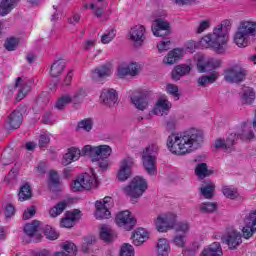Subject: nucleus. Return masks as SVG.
<instances>
[{"label": "nucleus", "instance_id": "obj_1", "mask_svg": "<svg viewBox=\"0 0 256 256\" xmlns=\"http://www.w3.org/2000/svg\"><path fill=\"white\" fill-rule=\"evenodd\" d=\"M203 132L197 129L173 133L168 136L167 147L173 155H189L201 147L203 143Z\"/></svg>", "mask_w": 256, "mask_h": 256}, {"label": "nucleus", "instance_id": "obj_2", "mask_svg": "<svg viewBox=\"0 0 256 256\" xmlns=\"http://www.w3.org/2000/svg\"><path fill=\"white\" fill-rule=\"evenodd\" d=\"M229 29H231V21L224 20L213 29L212 33L207 34L200 40V45L205 49H213L218 54L225 53L227 43H229Z\"/></svg>", "mask_w": 256, "mask_h": 256}, {"label": "nucleus", "instance_id": "obj_3", "mask_svg": "<svg viewBox=\"0 0 256 256\" xmlns=\"http://www.w3.org/2000/svg\"><path fill=\"white\" fill-rule=\"evenodd\" d=\"M251 37L256 39V21L242 20L234 34V43L237 47H249Z\"/></svg>", "mask_w": 256, "mask_h": 256}, {"label": "nucleus", "instance_id": "obj_4", "mask_svg": "<svg viewBox=\"0 0 256 256\" xmlns=\"http://www.w3.org/2000/svg\"><path fill=\"white\" fill-rule=\"evenodd\" d=\"M157 151H159V146L151 144L142 152L143 167L148 175L157 173Z\"/></svg>", "mask_w": 256, "mask_h": 256}, {"label": "nucleus", "instance_id": "obj_5", "mask_svg": "<svg viewBox=\"0 0 256 256\" xmlns=\"http://www.w3.org/2000/svg\"><path fill=\"white\" fill-rule=\"evenodd\" d=\"M72 191H91L97 187V176L94 172L78 176L71 185Z\"/></svg>", "mask_w": 256, "mask_h": 256}, {"label": "nucleus", "instance_id": "obj_6", "mask_svg": "<svg viewBox=\"0 0 256 256\" xmlns=\"http://www.w3.org/2000/svg\"><path fill=\"white\" fill-rule=\"evenodd\" d=\"M124 193L133 199H139L147 191V180L141 176L134 177L128 186L123 188Z\"/></svg>", "mask_w": 256, "mask_h": 256}, {"label": "nucleus", "instance_id": "obj_7", "mask_svg": "<svg viewBox=\"0 0 256 256\" xmlns=\"http://www.w3.org/2000/svg\"><path fill=\"white\" fill-rule=\"evenodd\" d=\"M83 155H90L92 162L95 163L100 159H107L111 156L112 149L109 145L91 146L86 145L82 148Z\"/></svg>", "mask_w": 256, "mask_h": 256}, {"label": "nucleus", "instance_id": "obj_8", "mask_svg": "<svg viewBox=\"0 0 256 256\" xmlns=\"http://www.w3.org/2000/svg\"><path fill=\"white\" fill-rule=\"evenodd\" d=\"M247 75H249V71L241 65H234L224 71V79L227 83H243L247 79Z\"/></svg>", "mask_w": 256, "mask_h": 256}, {"label": "nucleus", "instance_id": "obj_9", "mask_svg": "<svg viewBox=\"0 0 256 256\" xmlns=\"http://www.w3.org/2000/svg\"><path fill=\"white\" fill-rule=\"evenodd\" d=\"M175 223H177V214L171 212L160 214L155 220V226L159 233H167V231L175 229Z\"/></svg>", "mask_w": 256, "mask_h": 256}, {"label": "nucleus", "instance_id": "obj_10", "mask_svg": "<svg viewBox=\"0 0 256 256\" xmlns=\"http://www.w3.org/2000/svg\"><path fill=\"white\" fill-rule=\"evenodd\" d=\"M113 205V198L106 196L103 200H97L95 203L96 211L95 217L96 219H109L111 217V209Z\"/></svg>", "mask_w": 256, "mask_h": 256}, {"label": "nucleus", "instance_id": "obj_11", "mask_svg": "<svg viewBox=\"0 0 256 256\" xmlns=\"http://www.w3.org/2000/svg\"><path fill=\"white\" fill-rule=\"evenodd\" d=\"M241 232L235 228L230 227L227 229L226 234L222 236V241L228 245L229 249L235 250L241 243H243Z\"/></svg>", "mask_w": 256, "mask_h": 256}, {"label": "nucleus", "instance_id": "obj_12", "mask_svg": "<svg viewBox=\"0 0 256 256\" xmlns=\"http://www.w3.org/2000/svg\"><path fill=\"white\" fill-rule=\"evenodd\" d=\"M115 222L118 227L125 229V231H131L135 227L137 220H135V217H133L129 210H125L116 215Z\"/></svg>", "mask_w": 256, "mask_h": 256}, {"label": "nucleus", "instance_id": "obj_13", "mask_svg": "<svg viewBox=\"0 0 256 256\" xmlns=\"http://www.w3.org/2000/svg\"><path fill=\"white\" fill-rule=\"evenodd\" d=\"M135 167V160L133 157H126L120 162V169L117 174L118 181H127L133 173Z\"/></svg>", "mask_w": 256, "mask_h": 256}, {"label": "nucleus", "instance_id": "obj_14", "mask_svg": "<svg viewBox=\"0 0 256 256\" xmlns=\"http://www.w3.org/2000/svg\"><path fill=\"white\" fill-rule=\"evenodd\" d=\"M245 227L242 229L244 239L253 237V233L256 231V210L251 211L244 220Z\"/></svg>", "mask_w": 256, "mask_h": 256}, {"label": "nucleus", "instance_id": "obj_15", "mask_svg": "<svg viewBox=\"0 0 256 256\" xmlns=\"http://www.w3.org/2000/svg\"><path fill=\"white\" fill-rule=\"evenodd\" d=\"M145 26L136 25L130 29L129 37L134 42V47H141L145 41Z\"/></svg>", "mask_w": 256, "mask_h": 256}, {"label": "nucleus", "instance_id": "obj_16", "mask_svg": "<svg viewBox=\"0 0 256 256\" xmlns=\"http://www.w3.org/2000/svg\"><path fill=\"white\" fill-rule=\"evenodd\" d=\"M15 87L18 88V94L16 96L17 101H23L29 91H31V86H29V81L27 78L18 77L15 82Z\"/></svg>", "mask_w": 256, "mask_h": 256}, {"label": "nucleus", "instance_id": "obj_17", "mask_svg": "<svg viewBox=\"0 0 256 256\" xmlns=\"http://www.w3.org/2000/svg\"><path fill=\"white\" fill-rule=\"evenodd\" d=\"M117 90L113 88L103 89L100 95V101L107 107H114L117 103Z\"/></svg>", "mask_w": 256, "mask_h": 256}, {"label": "nucleus", "instance_id": "obj_18", "mask_svg": "<svg viewBox=\"0 0 256 256\" xmlns=\"http://www.w3.org/2000/svg\"><path fill=\"white\" fill-rule=\"evenodd\" d=\"M117 75L120 79L127 77H137L139 75V65L137 63H130L129 65H120L117 69Z\"/></svg>", "mask_w": 256, "mask_h": 256}, {"label": "nucleus", "instance_id": "obj_19", "mask_svg": "<svg viewBox=\"0 0 256 256\" xmlns=\"http://www.w3.org/2000/svg\"><path fill=\"white\" fill-rule=\"evenodd\" d=\"M223 65L221 59L210 58L204 64L198 62L197 69L199 73H209V71H214V69H219Z\"/></svg>", "mask_w": 256, "mask_h": 256}, {"label": "nucleus", "instance_id": "obj_20", "mask_svg": "<svg viewBox=\"0 0 256 256\" xmlns=\"http://www.w3.org/2000/svg\"><path fill=\"white\" fill-rule=\"evenodd\" d=\"M111 75H113V68L109 64L97 67L92 71L93 81H101L105 77H111Z\"/></svg>", "mask_w": 256, "mask_h": 256}, {"label": "nucleus", "instance_id": "obj_21", "mask_svg": "<svg viewBox=\"0 0 256 256\" xmlns=\"http://www.w3.org/2000/svg\"><path fill=\"white\" fill-rule=\"evenodd\" d=\"M79 219H81V211L74 210L72 212H66L65 217L60 221V226L65 227L66 229H71Z\"/></svg>", "mask_w": 256, "mask_h": 256}, {"label": "nucleus", "instance_id": "obj_22", "mask_svg": "<svg viewBox=\"0 0 256 256\" xmlns=\"http://www.w3.org/2000/svg\"><path fill=\"white\" fill-rule=\"evenodd\" d=\"M239 139V136L235 133H231L226 140L221 138L217 139L215 142L216 149H222L223 151H229L231 147L235 145V141Z\"/></svg>", "mask_w": 256, "mask_h": 256}, {"label": "nucleus", "instance_id": "obj_23", "mask_svg": "<svg viewBox=\"0 0 256 256\" xmlns=\"http://www.w3.org/2000/svg\"><path fill=\"white\" fill-rule=\"evenodd\" d=\"M131 102L134 105L136 109L139 111H145L147 107H149V102L147 101V96H145V93L138 92L131 96Z\"/></svg>", "mask_w": 256, "mask_h": 256}, {"label": "nucleus", "instance_id": "obj_24", "mask_svg": "<svg viewBox=\"0 0 256 256\" xmlns=\"http://www.w3.org/2000/svg\"><path fill=\"white\" fill-rule=\"evenodd\" d=\"M161 31H165V34L161 33ZM152 33L155 37H163V35H167V33H169V22L163 19H156L152 25Z\"/></svg>", "mask_w": 256, "mask_h": 256}, {"label": "nucleus", "instance_id": "obj_25", "mask_svg": "<svg viewBox=\"0 0 256 256\" xmlns=\"http://www.w3.org/2000/svg\"><path fill=\"white\" fill-rule=\"evenodd\" d=\"M80 158L81 150L75 147L69 148L67 153L62 158V165L67 167V165H71L73 161H79Z\"/></svg>", "mask_w": 256, "mask_h": 256}, {"label": "nucleus", "instance_id": "obj_26", "mask_svg": "<svg viewBox=\"0 0 256 256\" xmlns=\"http://www.w3.org/2000/svg\"><path fill=\"white\" fill-rule=\"evenodd\" d=\"M131 239L133 245L139 247L149 239V233H147V231H145V229L143 228H138L137 230L134 231Z\"/></svg>", "mask_w": 256, "mask_h": 256}, {"label": "nucleus", "instance_id": "obj_27", "mask_svg": "<svg viewBox=\"0 0 256 256\" xmlns=\"http://www.w3.org/2000/svg\"><path fill=\"white\" fill-rule=\"evenodd\" d=\"M189 73H191V65L180 64L172 70V79L179 81V79L185 77V75H189Z\"/></svg>", "mask_w": 256, "mask_h": 256}, {"label": "nucleus", "instance_id": "obj_28", "mask_svg": "<svg viewBox=\"0 0 256 256\" xmlns=\"http://www.w3.org/2000/svg\"><path fill=\"white\" fill-rule=\"evenodd\" d=\"M169 109H171V102L169 100L161 98L157 101L156 106L154 108L155 115H167L169 113Z\"/></svg>", "mask_w": 256, "mask_h": 256}, {"label": "nucleus", "instance_id": "obj_29", "mask_svg": "<svg viewBox=\"0 0 256 256\" xmlns=\"http://www.w3.org/2000/svg\"><path fill=\"white\" fill-rule=\"evenodd\" d=\"M183 55H185V50L180 48L173 49L164 58V63L167 65H174L176 61L183 58Z\"/></svg>", "mask_w": 256, "mask_h": 256}, {"label": "nucleus", "instance_id": "obj_30", "mask_svg": "<svg viewBox=\"0 0 256 256\" xmlns=\"http://www.w3.org/2000/svg\"><path fill=\"white\" fill-rule=\"evenodd\" d=\"M223 255V249L219 242H213L208 247L204 248L201 256H221Z\"/></svg>", "mask_w": 256, "mask_h": 256}, {"label": "nucleus", "instance_id": "obj_31", "mask_svg": "<svg viewBox=\"0 0 256 256\" xmlns=\"http://www.w3.org/2000/svg\"><path fill=\"white\" fill-rule=\"evenodd\" d=\"M23 123V114L20 111H13L8 117V124L11 129H19Z\"/></svg>", "mask_w": 256, "mask_h": 256}, {"label": "nucleus", "instance_id": "obj_32", "mask_svg": "<svg viewBox=\"0 0 256 256\" xmlns=\"http://www.w3.org/2000/svg\"><path fill=\"white\" fill-rule=\"evenodd\" d=\"M16 5L17 0H2L0 2V16L5 17V15H9V12L13 11Z\"/></svg>", "mask_w": 256, "mask_h": 256}, {"label": "nucleus", "instance_id": "obj_33", "mask_svg": "<svg viewBox=\"0 0 256 256\" xmlns=\"http://www.w3.org/2000/svg\"><path fill=\"white\" fill-rule=\"evenodd\" d=\"M219 79V72L214 71L210 75H203L198 78V85L201 87H207V85H211L215 83Z\"/></svg>", "mask_w": 256, "mask_h": 256}, {"label": "nucleus", "instance_id": "obj_34", "mask_svg": "<svg viewBox=\"0 0 256 256\" xmlns=\"http://www.w3.org/2000/svg\"><path fill=\"white\" fill-rule=\"evenodd\" d=\"M241 101L244 105H251V103L255 101V90L251 87L244 88L241 95Z\"/></svg>", "mask_w": 256, "mask_h": 256}, {"label": "nucleus", "instance_id": "obj_35", "mask_svg": "<svg viewBox=\"0 0 256 256\" xmlns=\"http://www.w3.org/2000/svg\"><path fill=\"white\" fill-rule=\"evenodd\" d=\"M158 256H167L171 251V245L169 241L165 238H160L157 243Z\"/></svg>", "mask_w": 256, "mask_h": 256}, {"label": "nucleus", "instance_id": "obj_36", "mask_svg": "<svg viewBox=\"0 0 256 256\" xmlns=\"http://www.w3.org/2000/svg\"><path fill=\"white\" fill-rule=\"evenodd\" d=\"M200 193L203 195L204 199H213L215 195V183L208 182L200 188Z\"/></svg>", "mask_w": 256, "mask_h": 256}, {"label": "nucleus", "instance_id": "obj_37", "mask_svg": "<svg viewBox=\"0 0 256 256\" xmlns=\"http://www.w3.org/2000/svg\"><path fill=\"white\" fill-rule=\"evenodd\" d=\"M100 239L109 243L112 239H115V232L109 226L104 225L100 228Z\"/></svg>", "mask_w": 256, "mask_h": 256}, {"label": "nucleus", "instance_id": "obj_38", "mask_svg": "<svg viewBox=\"0 0 256 256\" xmlns=\"http://www.w3.org/2000/svg\"><path fill=\"white\" fill-rule=\"evenodd\" d=\"M41 222L39 220H34L32 223H28L24 226V232L28 235V237H34L39 232V226Z\"/></svg>", "mask_w": 256, "mask_h": 256}, {"label": "nucleus", "instance_id": "obj_39", "mask_svg": "<svg viewBox=\"0 0 256 256\" xmlns=\"http://www.w3.org/2000/svg\"><path fill=\"white\" fill-rule=\"evenodd\" d=\"M64 69H65V61L58 60L52 64L50 75H52L53 77H59V75L63 73Z\"/></svg>", "mask_w": 256, "mask_h": 256}, {"label": "nucleus", "instance_id": "obj_40", "mask_svg": "<svg viewBox=\"0 0 256 256\" xmlns=\"http://www.w3.org/2000/svg\"><path fill=\"white\" fill-rule=\"evenodd\" d=\"M71 102V95L70 94H62L58 100L56 101V109L59 111H62V109H65L67 105H69Z\"/></svg>", "mask_w": 256, "mask_h": 256}, {"label": "nucleus", "instance_id": "obj_41", "mask_svg": "<svg viewBox=\"0 0 256 256\" xmlns=\"http://www.w3.org/2000/svg\"><path fill=\"white\" fill-rule=\"evenodd\" d=\"M67 209V202H60L49 210L50 217H59Z\"/></svg>", "mask_w": 256, "mask_h": 256}, {"label": "nucleus", "instance_id": "obj_42", "mask_svg": "<svg viewBox=\"0 0 256 256\" xmlns=\"http://www.w3.org/2000/svg\"><path fill=\"white\" fill-rule=\"evenodd\" d=\"M200 213H215L217 203L215 202H202L198 205Z\"/></svg>", "mask_w": 256, "mask_h": 256}, {"label": "nucleus", "instance_id": "obj_43", "mask_svg": "<svg viewBox=\"0 0 256 256\" xmlns=\"http://www.w3.org/2000/svg\"><path fill=\"white\" fill-rule=\"evenodd\" d=\"M195 174L200 179H205V177H209V175H211V171H209V168H207L206 163H200L196 166Z\"/></svg>", "mask_w": 256, "mask_h": 256}, {"label": "nucleus", "instance_id": "obj_44", "mask_svg": "<svg viewBox=\"0 0 256 256\" xmlns=\"http://www.w3.org/2000/svg\"><path fill=\"white\" fill-rule=\"evenodd\" d=\"M33 193L31 192V186L29 184H24L18 193V197L20 201H27L30 197H32Z\"/></svg>", "mask_w": 256, "mask_h": 256}, {"label": "nucleus", "instance_id": "obj_45", "mask_svg": "<svg viewBox=\"0 0 256 256\" xmlns=\"http://www.w3.org/2000/svg\"><path fill=\"white\" fill-rule=\"evenodd\" d=\"M86 96L87 94L85 93V90L79 89L74 93L73 96H71V102L74 105H81V103H83V100L85 99Z\"/></svg>", "mask_w": 256, "mask_h": 256}, {"label": "nucleus", "instance_id": "obj_46", "mask_svg": "<svg viewBox=\"0 0 256 256\" xmlns=\"http://www.w3.org/2000/svg\"><path fill=\"white\" fill-rule=\"evenodd\" d=\"M117 35V30L116 29H110L108 32L102 35L101 37V43L104 45H107L108 43H111L113 39H115Z\"/></svg>", "mask_w": 256, "mask_h": 256}, {"label": "nucleus", "instance_id": "obj_47", "mask_svg": "<svg viewBox=\"0 0 256 256\" xmlns=\"http://www.w3.org/2000/svg\"><path fill=\"white\" fill-rule=\"evenodd\" d=\"M222 193L228 199H237V197H239V193L237 192V190L229 186H224L222 189Z\"/></svg>", "mask_w": 256, "mask_h": 256}, {"label": "nucleus", "instance_id": "obj_48", "mask_svg": "<svg viewBox=\"0 0 256 256\" xmlns=\"http://www.w3.org/2000/svg\"><path fill=\"white\" fill-rule=\"evenodd\" d=\"M78 129H83L84 131H91L93 129V119L85 118L78 123Z\"/></svg>", "mask_w": 256, "mask_h": 256}, {"label": "nucleus", "instance_id": "obj_49", "mask_svg": "<svg viewBox=\"0 0 256 256\" xmlns=\"http://www.w3.org/2000/svg\"><path fill=\"white\" fill-rule=\"evenodd\" d=\"M44 235L51 241H55V239L59 238V233H57V231H55L51 226H46L44 228Z\"/></svg>", "mask_w": 256, "mask_h": 256}, {"label": "nucleus", "instance_id": "obj_50", "mask_svg": "<svg viewBox=\"0 0 256 256\" xmlns=\"http://www.w3.org/2000/svg\"><path fill=\"white\" fill-rule=\"evenodd\" d=\"M19 45V40L17 38H8L4 44L7 51H15Z\"/></svg>", "mask_w": 256, "mask_h": 256}, {"label": "nucleus", "instance_id": "obj_51", "mask_svg": "<svg viewBox=\"0 0 256 256\" xmlns=\"http://www.w3.org/2000/svg\"><path fill=\"white\" fill-rule=\"evenodd\" d=\"M120 256H135V249L130 244H123L120 250Z\"/></svg>", "mask_w": 256, "mask_h": 256}, {"label": "nucleus", "instance_id": "obj_52", "mask_svg": "<svg viewBox=\"0 0 256 256\" xmlns=\"http://www.w3.org/2000/svg\"><path fill=\"white\" fill-rule=\"evenodd\" d=\"M166 91L169 93V95H173L175 97V101H178L179 99V87L175 84H167L166 85Z\"/></svg>", "mask_w": 256, "mask_h": 256}, {"label": "nucleus", "instance_id": "obj_53", "mask_svg": "<svg viewBox=\"0 0 256 256\" xmlns=\"http://www.w3.org/2000/svg\"><path fill=\"white\" fill-rule=\"evenodd\" d=\"M101 2L102 1H98V3H95L94 8L92 9L95 17H103V14L105 13V6L101 5Z\"/></svg>", "mask_w": 256, "mask_h": 256}, {"label": "nucleus", "instance_id": "obj_54", "mask_svg": "<svg viewBox=\"0 0 256 256\" xmlns=\"http://www.w3.org/2000/svg\"><path fill=\"white\" fill-rule=\"evenodd\" d=\"M189 223L188 222H175L174 229L180 233H187L189 231Z\"/></svg>", "mask_w": 256, "mask_h": 256}, {"label": "nucleus", "instance_id": "obj_55", "mask_svg": "<svg viewBox=\"0 0 256 256\" xmlns=\"http://www.w3.org/2000/svg\"><path fill=\"white\" fill-rule=\"evenodd\" d=\"M159 53H163V51H169L171 48V40L165 39L163 41H160V43L157 45Z\"/></svg>", "mask_w": 256, "mask_h": 256}, {"label": "nucleus", "instance_id": "obj_56", "mask_svg": "<svg viewBox=\"0 0 256 256\" xmlns=\"http://www.w3.org/2000/svg\"><path fill=\"white\" fill-rule=\"evenodd\" d=\"M49 181L50 185H54V187H57L61 181L59 180V174L55 170H51L49 174Z\"/></svg>", "mask_w": 256, "mask_h": 256}, {"label": "nucleus", "instance_id": "obj_57", "mask_svg": "<svg viewBox=\"0 0 256 256\" xmlns=\"http://www.w3.org/2000/svg\"><path fill=\"white\" fill-rule=\"evenodd\" d=\"M35 213H37L35 206L28 207L23 213V219L27 221L28 219L35 217Z\"/></svg>", "mask_w": 256, "mask_h": 256}, {"label": "nucleus", "instance_id": "obj_58", "mask_svg": "<svg viewBox=\"0 0 256 256\" xmlns=\"http://www.w3.org/2000/svg\"><path fill=\"white\" fill-rule=\"evenodd\" d=\"M174 245H176V247H185V245L187 244V240L185 239V235H176L174 237L173 240Z\"/></svg>", "mask_w": 256, "mask_h": 256}, {"label": "nucleus", "instance_id": "obj_59", "mask_svg": "<svg viewBox=\"0 0 256 256\" xmlns=\"http://www.w3.org/2000/svg\"><path fill=\"white\" fill-rule=\"evenodd\" d=\"M211 27V22L209 20H203L199 23L196 33L201 34L203 31H207Z\"/></svg>", "mask_w": 256, "mask_h": 256}, {"label": "nucleus", "instance_id": "obj_60", "mask_svg": "<svg viewBox=\"0 0 256 256\" xmlns=\"http://www.w3.org/2000/svg\"><path fill=\"white\" fill-rule=\"evenodd\" d=\"M198 250H199V243L193 242L190 247L183 250V253L185 255H195V253H197Z\"/></svg>", "mask_w": 256, "mask_h": 256}, {"label": "nucleus", "instance_id": "obj_61", "mask_svg": "<svg viewBox=\"0 0 256 256\" xmlns=\"http://www.w3.org/2000/svg\"><path fill=\"white\" fill-rule=\"evenodd\" d=\"M51 141V138L47 134L40 135L38 145L41 149L47 147Z\"/></svg>", "mask_w": 256, "mask_h": 256}, {"label": "nucleus", "instance_id": "obj_62", "mask_svg": "<svg viewBox=\"0 0 256 256\" xmlns=\"http://www.w3.org/2000/svg\"><path fill=\"white\" fill-rule=\"evenodd\" d=\"M255 137V134H253V131L249 130L247 126L244 127V130L241 134V139H253Z\"/></svg>", "mask_w": 256, "mask_h": 256}, {"label": "nucleus", "instance_id": "obj_63", "mask_svg": "<svg viewBox=\"0 0 256 256\" xmlns=\"http://www.w3.org/2000/svg\"><path fill=\"white\" fill-rule=\"evenodd\" d=\"M82 9L83 11H87L88 9H95V0H83Z\"/></svg>", "mask_w": 256, "mask_h": 256}, {"label": "nucleus", "instance_id": "obj_64", "mask_svg": "<svg viewBox=\"0 0 256 256\" xmlns=\"http://www.w3.org/2000/svg\"><path fill=\"white\" fill-rule=\"evenodd\" d=\"M4 215L7 218L13 217V215H15V207H13L11 204H8L4 211Z\"/></svg>", "mask_w": 256, "mask_h": 256}]
</instances>
